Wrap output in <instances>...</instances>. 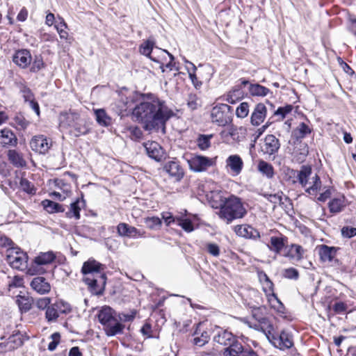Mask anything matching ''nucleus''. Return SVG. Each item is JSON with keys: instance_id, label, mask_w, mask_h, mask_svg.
<instances>
[{"instance_id": "22", "label": "nucleus", "mask_w": 356, "mask_h": 356, "mask_svg": "<svg viewBox=\"0 0 356 356\" xmlns=\"http://www.w3.org/2000/svg\"><path fill=\"white\" fill-rule=\"evenodd\" d=\"M17 144L15 134L9 129H3L0 131V145L3 147H15Z\"/></svg>"}, {"instance_id": "49", "label": "nucleus", "mask_w": 356, "mask_h": 356, "mask_svg": "<svg viewBox=\"0 0 356 356\" xmlns=\"http://www.w3.org/2000/svg\"><path fill=\"white\" fill-rule=\"evenodd\" d=\"M55 307H56L59 315L60 314H69L72 311L71 306L69 303L63 300H57L54 302Z\"/></svg>"}, {"instance_id": "38", "label": "nucleus", "mask_w": 356, "mask_h": 356, "mask_svg": "<svg viewBox=\"0 0 356 356\" xmlns=\"http://www.w3.org/2000/svg\"><path fill=\"white\" fill-rule=\"evenodd\" d=\"M249 92L252 96L265 97L270 92V90L259 83H254L250 85Z\"/></svg>"}, {"instance_id": "20", "label": "nucleus", "mask_w": 356, "mask_h": 356, "mask_svg": "<svg viewBox=\"0 0 356 356\" xmlns=\"http://www.w3.org/2000/svg\"><path fill=\"white\" fill-rule=\"evenodd\" d=\"M31 288L38 293L43 295L48 293L51 290V285L47 280L40 276L34 277L31 282Z\"/></svg>"}, {"instance_id": "4", "label": "nucleus", "mask_w": 356, "mask_h": 356, "mask_svg": "<svg viewBox=\"0 0 356 356\" xmlns=\"http://www.w3.org/2000/svg\"><path fill=\"white\" fill-rule=\"evenodd\" d=\"M98 319L104 326L107 336H115L122 333L124 325L114 317V311L111 307L108 306L102 307L99 312Z\"/></svg>"}, {"instance_id": "46", "label": "nucleus", "mask_w": 356, "mask_h": 356, "mask_svg": "<svg viewBox=\"0 0 356 356\" xmlns=\"http://www.w3.org/2000/svg\"><path fill=\"white\" fill-rule=\"evenodd\" d=\"M58 19L60 22L55 24V28L61 39H67L68 36V33L65 30L67 28V24L63 17H59Z\"/></svg>"}, {"instance_id": "61", "label": "nucleus", "mask_w": 356, "mask_h": 356, "mask_svg": "<svg viewBox=\"0 0 356 356\" xmlns=\"http://www.w3.org/2000/svg\"><path fill=\"white\" fill-rule=\"evenodd\" d=\"M35 305L39 309L46 310L51 305V298L47 297L39 298L36 300Z\"/></svg>"}, {"instance_id": "53", "label": "nucleus", "mask_w": 356, "mask_h": 356, "mask_svg": "<svg viewBox=\"0 0 356 356\" xmlns=\"http://www.w3.org/2000/svg\"><path fill=\"white\" fill-rule=\"evenodd\" d=\"M19 89L26 102H29V101L34 99L33 92H31V89L26 85L21 83L19 86Z\"/></svg>"}, {"instance_id": "48", "label": "nucleus", "mask_w": 356, "mask_h": 356, "mask_svg": "<svg viewBox=\"0 0 356 356\" xmlns=\"http://www.w3.org/2000/svg\"><path fill=\"white\" fill-rule=\"evenodd\" d=\"M293 106L286 105L283 107H279L275 112L274 116L277 118V120H282L287 114L292 111Z\"/></svg>"}, {"instance_id": "54", "label": "nucleus", "mask_w": 356, "mask_h": 356, "mask_svg": "<svg viewBox=\"0 0 356 356\" xmlns=\"http://www.w3.org/2000/svg\"><path fill=\"white\" fill-rule=\"evenodd\" d=\"M268 300L270 302L272 307L275 309L279 312H283L284 309V305L278 299L277 296L275 293H272Z\"/></svg>"}, {"instance_id": "13", "label": "nucleus", "mask_w": 356, "mask_h": 356, "mask_svg": "<svg viewBox=\"0 0 356 356\" xmlns=\"http://www.w3.org/2000/svg\"><path fill=\"white\" fill-rule=\"evenodd\" d=\"M214 333L213 341L224 346H228L231 343L236 339V336H234L231 332L219 327L216 328Z\"/></svg>"}, {"instance_id": "18", "label": "nucleus", "mask_w": 356, "mask_h": 356, "mask_svg": "<svg viewBox=\"0 0 356 356\" xmlns=\"http://www.w3.org/2000/svg\"><path fill=\"white\" fill-rule=\"evenodd\" d=\"M267 108L262 103L256 104L251 114L250 122L253 126L260 125L265 120Z\"/></svg>"}, {"instance_id": "17", "label": "nucleus", "mask_w": 356, "mask_h": 356, "mask_svg": "<svg viewBox=\"0 0 356 356\" xmlns=\"http://www.w3.org/2000/svg\"><path fill=\"white\" fill-rule=\"evenodd\" d=\"M32 57L27 49L17 51L13 56V61L21 68H26L31 63Z\"/></svg>"}, {"instance_id": "29", "label": "nucleus", "mask_w": 356, "mask_h": 356, "mask_svg": "<svg viewBox=\"0 0 356 356\" xmlns=\"http://www.w3.org/2000/svg\"><path fill=\"white\" fill-rule=\"evenodd\" d=\"M255 327L257 330L264 332L268 341L275 332L273 324L267 318H260L258 325H256Z\"/></svg>"}, {"instance_id": "31", "label": "nucleus", "mask_w": 356, "mask_h": 356, "mask_svg": "<svg viewBox=\"0 0 356 356\" xmlns=\"http://www.w3.org/2000/svg\"><path fill=\"white\" fill-rule=\"evenodd\" d=\"M8 158L10 163L15 167L22 168L26 165V162L24 159L22 154L15 149H10L8 152Z\"/></svg>"}, {"instance_id": "28", "label": "nucleus", "mask_w": 356, "mask_h": 356, "mask_svg": "<svg viewBox=\"0 0 356 356\" xmlns=\"http://www.w3.org/2000/svg\"><path fill=\"white\" fill-rule=\"evenodd\" d=\"M245 350L246 348H244L237 339H235L225 348L223 356H241Z\"/></svg>"}, {"instance_id": "43", "label": "nucleus", "mask_w": 356, "mask_h": 356, "mask_svg": "<svg viewBox=\"0 0 356 356\" xmlns=\"http://www.w3.org/2000/svg\"><path fill=\"white\" fill-rule=\"evenodd\" d=\"M59 314L56 307H55V304H51L49 306L45 312V318L49 323L56 322L59 317Z\"/></svg>"}, {"instance_id": "47", "label": "nucleus", "mask_w": 356, "mask_h": 356, "mask_svg": "<svg viewBox=\"0 0 356 356\" xmlns=\"http://www.w3.org/2000/svg\"><path fill=\"white\" fill-rule=\"evenodd\" d=\"M241 91L240 88H234L230 90L225 96V100L229 104H235L240 99Z\"/></svg>"}, {"instance_id": "1", "label": "nucleus", "mask_w": 356, "mask_h": 356, "mask_svg": "<svg viewBox=\"0 0 356 356\" xmlns=\"http://www.w3.org/2000/svg\"><path fill=\"white\" fill-rule=\"evenodd\" d=\"M136 120L143 124V128L149 131L164 130L165 124L173 115V111L165 102L152 93L142 95V101L132 112Z\"/></svg>"}, {"instance_id": "45", "label": "nucleus", "mask_w": 356, "mask_h": 356, "mask_svg": "<svg viewBox=\"0 0 356 356\" xmlns=\"http://www.w3.org/2000/svg\"><path fill=\"white\" fill-rule=\"evenodd\" d=\"M146 226L150 229H156L161 226L162 222L159 217H147L144 219Z\"/></svg>"}, {"instance_id": "24", "label": "nucleus", "mask_w": 356, "mask_h": 356, "mask_svg": "<svg viewBox=\"0 0 356 356\" xmlns=\"http://www.w3.org/2000/svg\"><path fill=\"white\" fill-rule=\"evenodd\" d=\"M79 114L75 111L63 112L59 117L60 126L65 128L72 127L76 121Z\"/></svg>"}, {"instance_id": "27", "label": "nucleus", "mask_w": 356, "mask_h": 356, "mask_svg": "<svg viewBox=\"0 0 356 356\" xmlns=\"http://www.w3.org/2000/svg\"><path fill=\"white\" fill-rule=\"evenodd\" d=\"M318 249L321 260L323 262L332 261L337 254V248L334 247L321 245L318 247Z\"/></svg>"}, {"instance_id": "8", "label": "nucleus", "mask_w": 356, "mask_h": 356, "mask_svg": "<svg viewBox=\"0 0 356 356\" xmlns=\"http://www.w3.org/2000/svg\"><path fill=\"white\" fill-rule=\"evenodd\" d=\"M269 341L280 350L288 349L293 346L292 335L285 330H282L280 334L275 332Z\"/></svg>"}, {"instance_id": "15", "label": "nucleus", "mask_w": 356, "mask_h": 356, "mask_svg": "<svg viewBox=\"0 0 356 356\" xmlns=\"http://www.w3.org/2000/svg\"><path fill=\"white\" fill-rule=\"evenodd\" d=\"M147 154L156 161H161L164 157V151L155 141H148L144 144Z\"/></svg>"}, {"instance_id": "5", "label": "nucleus", "mask_w": 356, "mask_h": 356, "mask_svg": "<svg viewBox=\"0 0 356 356\" xmlns=\"http://www.w3.org/2000/svg\"><path fill=\"white\" fill-rule=\"evenodd\" d=\"M28 257L17 248H9L6 250V261L15 269L23 270L27 267Z\"/></svg>"}, {"instance_id": "37", "label": "nucleus", "mask_w": 356, "mask_h": 356, "mask_svg": "<svg viewBox=\"0 0 356 356\" xmlns=\"http://www.w3.org/2000/svg\"><path fill=\"white\" fill-rule=\"evenodd\" d=\"M154 44V42L153 41L147 40V41H145L144 43H143L140 45V52L141 54L149 57L152 60L156 62V63H160V61L157 58L153 57L151 55V54L152 52V49H153Z\"/></svg>"}, {"instance_id": "50", "label": "nucleus", "mask_w": 356, "mask_h": 356, "mask_svg": "<svg viewBox=\"0 0 356 356\" xmlns=\"http://www.w3.org/2000/svg\"><path fill=\"white\" fill-rule=\"evenodd\" d=\"M45 67V64L43 61V59L40 55L35 56L33 61L32 63V65L31 67V72H38L40 70L43 69Z\"/></svg>"}, {"instance_id": "25", "label": "nucleus", "mask_w": 356, "mask_h": 356, "mask_svg": "<svg viewBox=\"0 0 356 356\" xmlns=\"http://www.w3.org/2000/svg\"><path fill=\"white\" fill-rule=\"evenodd\" d=\"M33 299L28 293H20L16 296V303L21 312H29L32 307Z\"/></svg>"}, {"instance_id": "44", "label": "nucleus", "mask_w": 356, "mask_h": 356, "mask_svg": "<svg viewBox=\"0 0 356 356\" xmlns=\"http://www.w3.org/2000/svg\"><path fill=\"white\" fill-rule=\"evenodd\" d=\"M97 122L102 126H108L110 124L111 118L106 115L103 109H97L95 112Z\"/></svg>"}, {"instance_id": "11", "label": "nucleus", "mask_w": 356, "mask_h": 356, "mask_svg": "<svg viewBox=\"0 0 356 356\" xmlns=\"http://www.w3.org/2000/svg\"><path fill=\"white\" fill-rule=\"evenodd\" d=\"M290 177L296 178L292 182L293 184L298 182L302 187L305 188L308 184V181L312 175V168L307 165H302L300 170H289Z\"/></svg>"}, {"instance_id": "6", "label": "nucleus", "mask_w": 356, "mask_h": 356, "mask_svg": "<svg viewBox=\"0 0 356 356\" xmlns=\"http://www.w3.org/2000/svg\"><path fill=\"white\" fill-rule=\"evenodd\" d=\"M231 108L230 106L225 104L214 106L211 113L212 122L218 126H225L230 123L232 120Z\"/></svg>"}, {"instance_id": "14", "label": "nucleus", "mask_w": 356, "mask_h": 356, "mask_svg": "<svg viewBox=\"0 0 356 356\" xmlns=\"http://www.w3.org/2000/svg\"><path fill=\"white\" fill-rule=\"evenodd\" d=\"M118 234L121 236L137 238L145 237V232H141L135 227L124 222H120L117 226Z\"/></svg>"}, {"instance_id": "39", "label": "nucleus", "mask_w": 356, "mask_h": 356, "mask_svg": "<svg viewBox=\"0 0 356 356\" xmlns=\"http://www.w3.org/2000/svg\"><path fill=\"white\" fill-rule=\"evenodd\" d=\"M344 207L345 204L343 197L334 198L328 203V207L330 211L332 213H337L341 212Z\"/></svg>"}, {"instance_id": "56", "label": "nucleus", "mask_w": 356, "mask_h": 356, "mask_svg": "<svg viewBox=\"0 0 356 356\" xmlns=\"http://www.w3.org/2000/svg\"><path fill=\"white\" fill-rule=\"evenodd\" d=\"M283 276L287 279L296 280L299 277V273L294 268H289L284 270Z\"/></svg>"}, {"instance_id": "21", "label": "nucleus", "mask_w": 356, "mask_h": 356, "mask_svg": "<svg viewBox=\"0 0 356 356\" xmlns=\"http://www.w3.org/2000/svg\"><path fill=\"white\" fill-rule=\"evenodd\" d=\"M285 250L286 251L283 255L295 261H300L303 258V254L305 253L302 247L298 244H291L288 245V248H286Z\"/></svg>"}, {"instance_id": "58", "label": "nucleus", "mask_w": 356, "mask_h": 356, "mask_svg": "<svg viewBox=\"0 0 356 356\" xmlns=\"http://www.w3.org/2000/svg\"><path fill=\"white\" fill-rule=\"evenodd\" d=\"M128 131L130 134V138L134 140L140 139L143 136V132L138 127H130Z\"/></svg>"}, {"instance_id": "57", "label": "nucleus", "mask_w": 356, "mask_h": 356, "mask_svg": "<svg viewBox=\"0 0 356 356\" xmlns=\"http://www.w3.org/2000/svg\"><path fill=\"white\" fill-rule=\"evenodd\" d=\"M187 105L191 110H195L200 106V101L195 95H189Z\"/></svg>"}, {"instance_id": "7", "label": "nucleus", "mask_w": 356, "mask_h": 356, "mask_svg": "<svg viewBox=\"0 0 356 356\" xmlns=\"http://www.w3.org/2000/svg\"><path fill=\"white\" fill-rule=\"evenodd\" d=\"M187 162L190 170L195 172H204L213 164L212 159L197 154H192Z\"/></svg>"}, {"instance_id": "32", "label": "nucleus", "mask_w": 356, "mask_h": 356, "mask_svg": "<svg viewBox=\"0 0 356 356\" xmlns=\"http://www.w3.org/2000/svg\"><path fill=\"white\" fill-rule=\"evenodd\" d=\"M236 232L239 236L245 238H257L260 237L259 233L252 227L249 225L238 226Z\"/></svg>"}, {"instance_id": "60", "label": "nucleus", "mask_w": 356, "mask_h": 356, "mask_svg": "<svg viewBox=\"0 0 356 356\" xmlns=\"http://www.w3.org/2000/svg\"><path fill=\"white\" fill-rule=\"evenodd\" d=\"M332 309L336 314H343L347 311L348 305L343 302L338 301L332 305Z\"/></svg>"}, {"instance_id": "62", "label": "nucleus", "mask_w": 356, "mask_h": 356, "mask_svg": "<svg viewBox=\"0 0 356 356\" xmlns=\"http://www.w3.org/2000/svg\"><path fill=\"white\" fill-rule=\"evenodd\" d=\"M19 184H20V186L22 187L23 191H24L25 192L30 193V194L35 193V189H34L33 185L26 179H23V178L21 179Z\"/></svg>"}, {"instance_id": "52", "label": "nucleus", "mask_w": 356, "mask_h": 356, "mask_svg": "<svg viewBox=\"0 0 356 356\" xmlns=\"http://www.w3.org/2000/svg\"><path fill=\"white\" fill-rule=\"evenodd\" d=\"M177 223L186 232H191L194 229L193 225L191 220L189 219H182L181 218H177Z\"/></svg>"}, {"instance_id": "36", "label": "nucleus", "mask_w": 356, "mask_h": 356, "mask_svg": "<svg viewBox=\"0 0 356 356\" xmlns=\"http://www.w3.org/2000/svg\"><path fill=\"white\" fill-rule=\"evenodd\" d=\"M44 209L49 213L64 212L63 206L49 200H44L42 202Z\"/></svg>"}, {"instance_id": "34", "label": "nucleus", "mask_w": 356, "mask_h": 356, "mask_svg": "<svg viewBox=\"0 0 356 356\" xmlns=\"http://www.w3.org/2000/svg\"><path fill=\"white\" fill-rule=\"evenodd\" d=\"M258 170L268 179H272L274 176V168L273 165L263 160L259 161Z\"/></svg>"}, {"instance_id": "63", "label": "nucleus", "mask_w": 356, "mask_h": 356, "mask_svg": "<svg viewBox=\"0 0 356 356\" xmlns=\"http://www.w3.org/2000/svg\"><path fill=\"white\" fill-rule=\"evenodd\" d=\"M51 338L52 339V341L49 343L48 350L54 351L60 342V336L58 332H55L51 335Z\"/></svg>"}, {"instance_id": "41", "label": "nucleus", "mask_w": 356, "mask_h": 356, "mask_svg": "<svg viewBox=\"0 0 356 356\" xmlns=\"http://www.w3.org/2000/svg\"><path fill=\"white\" fill-rule=\"evenodd\" d=\"M312 129L305 122H301L296 129L293 130V134L297 139L305 138L307 135L309 134Z\"/></svg>"}, {"instance_id": "30", "label": "nucleus", "mask_w": 356, "mask_h": 356, "mask_svg": "<svg viewBox=\"0 0 356 356\" xmlns=\"http://www.w3.org/2000/svg\"><path fill=\"white\" fill-rule=\"evenodd\" d=\"M23 342L19 334H13L9 337L6 343H0V352L12 350L22 345Z\"/></svg>"}, {"instance_id": "40", "label": "nucleus", "mask_w": 356, "mask_h": 356, "mask_svg": "<svg viewBox=\"0 0 356 356\" xmlns=\"http://www.w3.org/2000/svg\"><path fill=\"white\" fill-rule=\"evenodd\" d=\"M312 179V185L309 187H306L305 192L310 195L316 196L318 191L321 189V181L318 175H315Z\"/></svg>"}, {"instance_id": "2", "label": "nucleus", "mask_w": 356, "mask_h": 356, "mask_svg": "<svg viewBox=\"0 0 356 356\" xmlns=\"http://www.w3.org/2000/svg\"><path fill=\"white\" fill-rule=\"evenodd\" d=\"M104 265L95 259L85 261L81 268L83 281L95 294H102L106 283V276L104 273Z\"/></svg>"}, {"instance_id": "12", "label": "nucleus", "mask_w": 356, "mask_h": 356, "mask_svg": "<svg viewBox=\"0 0 356 356\" xmlns=\"http://www.w3.org/2000/svg\"><path fill=\"white\" fill-rule=\"evenodd\" d=\"M280 147V143L279 140L274 135L268 134L264 138L261 152L264 154L268 156H273L275 158V155L277 153Z\"/></svg>"}, {"instance_id": "42", "label": "nucleus", "mask_w": 356, "mask_h": 356, "mask_svg": "<svg viewBox=\"0 0 356 356\" xmlns=\"http://www.w3.org/2000/svg\"><path fill=\"white\" fill-rule=\"evenodd\" d=\"M79 200L77 199L76 201L71 203L70 210L66 212V216L67 218H74L76 220L80 218L81 208L79 207Z\"/></svg>"}, {"instance_id": "23", "label": "nucleus", "mask_w": 356, "mask_h": 356, "mask_svg": "<svg viewBox=\"0 0 356 356\" xmlns=\"http://www.w3.org/2000/svg\"><path fill=\"white\" fill-rule=\"evenodd\" d=\"M202 325V323H199L196 325V328L193 335L195 336L193 339V343L195 346L202 347L205 345L210 339V334L207 331H201L200 327Z\"/></svg>"}, {"instance_id": "16", "label": "nucleus", "mask_w": 356, "mask_h": 356, "mask_svg": "<svg viewBox=\"0 0 356 356\" xmlns=\"http://www.w3.org/2000/svg\"><path fill=\"white\" fill-rule=\"evenodd\" d=\"M268 249L275 254H280L283 249L288 248V238L286 236L280 235L271 236L270 243L267 245Z\"/></svg>"}, {"instance_id": "33", "label": "nucleus", "mask_w": 356, "mask_h": 356, "mask_svg": "<svg viewBox=\"0 0 356 356\" xmlns=\"http://www.w3.org/2000/svg\"><path fill=\"white\" fill-rule=\"evenodd\" d=\"M55 259V254L51 251H49L41 252L35 258L34 261L37 265H47L53 262Z\"/></svg>"}, {"instance_id": "26", "label": "nucleus", "mask_w": 356, "mask_h": 356, "mask_svg": "<svg viewBox=\"0 0 356 356\" xmlns=\"http://www.w3.org/2000/svg\"><path fill=\"white\" fill-rule=\"evenodd\" d=\"M73 128V134L75 137H79L86 135L90 131V126L86 119L81 118L79 115L72 127Z\"/></svg>"}, {"instance_id": "55", "label": "nucleus", "mask_w": 356, "mask_h": 356, "mask_svg": "<svg viewBox=\"0 0 356 356\" xmlns=\"http://www.w3.org/2000/svg\"><path fill=\"white\" fill-rule=\"evenodd\" d=\"M249 113V104L247 102H242L237 107L236 115L238 118H244L248 116Z\"/></svg>"}, {"instance_id": "51", "label": "nucleus", "mask_w": 356, "mask_h": 356, "mask_svg": "<svg viewBox=\"0 0 356 356\" xmlns=\"http://www.w3.org/2000/svg\"><path fill=\"white\" fill-rule=\"evenodd\" d=\"M14 122L17 129L19 130L26 129L30 124V122L22 115H17L14 118Z\"/></svg>"}, {"instance_id": "35", "label": "nucleus", "mask_w": 356, "mask_h": 356, "mask_svg": "<svg viewBox=\"0 0 356 356\" xmlns=\"http://www.w3.org/2000/svg\"><path fill=\"white\" fill-rule=\"evenodd\" d=\"M212 138V134H199L196 139V145L200 150H207L211 147V140Z\"/></svg>"}, {"instance_id": "64", "label": "nucleus", "mask_w": 356, "mask_h": 356, "mask_svg": "<svg viewBox=\"0 0 356 356\" xmlns=\"http://www.w3.org/2000/svg\"><path fill=\"white\" fill-rule=\"evenodd\" d=\"M207 251L213 257H218L220 254L219 246L213 243H209L206 245Z\"/></svg>"}, {"instance_id": "10", "label": "nucleus", "mask_w": 356, "mask_h": 356, "mask_svg": "<svg viewBox=\"0 0 356 356\" xmlns=\"http://www.w3.org/2000/svg\"><path fill=\"white\" fill-rule=\"evenodd\" d=\"M162 170L177 182L180 181L184 176V170L177 161H170L166 162L163 165Z\"/></svg>"}, {"instance_id": "19", "label": "nucleus", "mask_w": 356, "mask_h": 356, "mask_svg": "<svg viewBox=\"0 0 356 356\" xmlns=\"http://www.w3.org/2000/svg\"><path fill=\"white\" fill-rule=\"evenodd\" d=\"M226 167L229 168L234 175H238L243 168V161L238 154L229 156L226 161Z\"/></svg>"}, {"instance_id": "59", "label": "nucleus", "mask_w": 356, "mask_h": 356, "mask_svg": "<svg viewBox=\"0 0 356 356\" xmlns=\"http://www.w3.org/2000/svg\"><path fill=\"white\" fill-rule=\"evenodd\" d=\"M341 232L343 237L350 238L356 236V228L349 226H344L341 228Z\"/></svg>"}, {"instance_id": "9", "label": "nucleus", "mask_w": 356, "mask_h": 356, "mask_svg": "<svg viewBox=\"0 0 356 356\" xmlns=\"http://www.w3.org/2000/svg\"><path fill=\"white\" fill-rule=\"evenodd\" d=\"M52 145V142L44 135H38L32 138L30 142L31 149L37 153L45 154Z\"/></svg>"}, {"instance_id": "3", "label": "nucleus", "mask_w": 356, "mask_h": 356, "mask_svg": "<svg viewBox=\"0 0 356 356\" xmlns=\"http://www.w3.org/2000/svg\"><path fill=\"white\" fill-rule=\"evenodd\" d=\"M246 213L247 211L243 207L241 199L236 196L230 195L227 198H225L224 200H222L218 216L229 224L234 220L243 218Z\"/></svg>"}]
</instances>
